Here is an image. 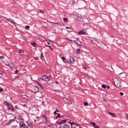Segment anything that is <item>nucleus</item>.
Returning a JSON list of instances; mask_svg holds the SVG:
<instances>
[{"mask_svg": "<svg viewBox=\"0 0 128 128\" xmlns=\"http://www.w3.org/2000/svg\"><path fill=\"white\" fill-rule=\"evenodd\" d=\"M4 103L5 105L8 106V105L10 104L8 102H4Z\"/></svg>", "mask_w": 128, "mask_h": 128, "instance_id": "26", "label": "nucleus"}, {"mask_svg": "<svg viewBox=\"0 0 128 128\" xmlns=\"http://www.w3.org/2000/svg\"><path fill=\"white\" fill-rule=\"evenodd\" d=\"M64 21L65 22H68V19L66 18H63Z\"/></svg>", "mask_w": 128, "mask_h": 128, "instance_id": "19", "label": "nucleus"}, {"mask_svg": "<svg viewBox=\"0 0 128 128\" xmlns=\"http://www.w3.org/2000/svg\"><path fill=\"white\" fill-rule=\"evenodd\" d=\"M34 88L35 91L36 92H37L39 91V88L37 87V86H35L34 87Z\"/></svg>", "mask_w": 128, "mask_h": 128, "instance_id": "13", "label": "nucleus"}, {"mask_svg": "<svg viewBox=\"0 0 128 128\" xmlns=\"http://www.w3.org/2000/svg\"><path fill=\"white\" fill-rule=\"evenodd\" d=\"M90 41L93 44H95L97 45L98 44V42L96 40H91Z\"/></svg>", "mask_w": 128, "mask_h": 128, "instance_id": "11", "label": "nucleus"}, {"mask_svg": "<svg viewBox=\"0 0 128 128\" xmlns=\"http://www.w3.org/2000/svg\"><path fill=\"white\" fill-rule=\"evenodd\" d=\"M68 40H70V41H71V40H69V39H68Z\"/></svg>", "mask_w": 128, "mask_h": 128, "instance_id": "58", "label": "nucleus"}, {"mask_svg": "<svg viewBox=\"0 0 128 128\" xmlns=\"http://www.w3.org/2000/svg\"><path fill=\"white\" fill-rule=\"evenodd\" d=\"M37 83L38 85H39V86H40V88L41 89H42L43 87L41 85H40L39 83L38 82H37Z\"/></svg>", "mask_w": 128, "mask_h": 128, "instance_id": "23", "label": "nucleus"}, {"mask_svg": "<svg viewBox=\"0 0 128 128\" xmlns=\"http://www.w3.org/2000/svg\"><path fill=\"white\" fill-rule=\"evenodd\" d=\"M58 117H60V113H58Z\"/></svg>", "mask_w": 128, "mask_h": 128, "instance_id": "40", "label": "nucleus"}, {"mask_svg": "<svg viewBox=\"0 0 128 128\" xmlns=\"http://www.w3.org/2000/svg\"><path fill=\"white\" fill-rule=\"evenodd\" d=\"M56 112H59V111H58V110H56Z\"/></svg>", "mask_w": 128, "mask_h": 128, "instance_id": "51", "label": "nucleus"}, {"mask_svg": "<svg viewBox=\"0 0 128 128\" xmlns=\"http://www.w3.org/2000/svg\"><path fill=\"white\" fill-rule=\"evenodd\" d=\"M20 125L21 128L24 127L25 126L24 123L22 122H20Z\"/></svg>", "mask_w": 128, "mask_h": 128, "instance_id": "6", "label": "nucleus"}, {"mask_svg": "<svg viewBox=\"0 0 128 128\" xmlns=\"http://www.w3.org/2000/svg\"><path fill=\"white\" fill-rule=\"evenodd\" d=\"M85 33V32L84 30H82L78 32V33L79 34H84Z\"/></svg>", "mask_w": 128, "mask_h": 128, "instance_id": "12", "label": "nucleus"}, {"mask_svg": "<svg viewBox=\"0 0 128 128\" xmlns=\"http://www.w3.org/2000/svg\"><path fill=\"white\" fill-rule=\"evenodd\" d=\"M108 114L114 117H116V115L114 113H112L110 112H109Z\"/></svg>", "mask_w": 128, "mask_h": 128, "instance_id": "14", "label": "nucleus"}, {"mask_svg": "<svg viewBox=\"0 0 128 128\" xmlns=\"http://www.w3.org/2000/svg\"><path fill=\"white\" fill-rule=\"evenodd\" d=\"M47 44H49V45H50V42H47Z\"/></svg>", "mask_w": 128, "mask_h": 128, "instance_id": "47", "label": "nucleus"}, {"mask_svg": "<svg viewBox=\"0 0 128 128\" xmlns=\"http://www.w3.org/2000/svg\"><path fill=\"white\" fill-rule=\"evenodd\" d=\"M56 83L57 84H58V82L57 81H56Z\"/></svg>", "mask_w": 128, "mask_h": 128, "instance_id": "52", "label": "nucleus"}, {"mask_svg": "<svg viewBox=\"0 0 128 128\" xmlns=\"http://www.w3.org/2000/svg\"><path fill=\"white\" fill-rule=\"evenodd\" d=\"M59 128H62L61 127H59Z\"/></svg>", "mask_w": 128, "mask_h": 128, "instance_id": "59", "label": "nucleus"}, {"mask_svg": "<svg viewBox=\"0 0 128 128\" xmlns=\"http://www.w3.org/2000/svg\"><path fill=\"white\" fill-rule=\"evenodd\" d=\"M40 12L41 13H43L44 12L43 10H40Z\"/></svg>", "mask_w": 128, "mask_h": 128, "instance_id": "38", "label": "nucleus"}, {"mask_svg": "<svg viewBox=\"0 0 128 128\" xmlns=\"http://www.w3.org/2000/svg\"><path fill=\"white\" fill-rule=\"evenodd\" d=\"M40 58L42 60H44V58L43 56V54L42 53L41 54Z\"/></svg>", "mask_w": 128, "mask_h": 128, "instance_id": "16", "label": "nucleus"}, {"mask_svg": "<svg viewBox=\"0 0 128 128\" xmlns=\"http://www.w3.org/2000/svg\"><path fill=\"white\" fill-rule=\"evenodd\" d=\"M126 117L128 119V114H126Z\"/></svg>", "mask_w": 128, "mask_h": 128, "instance_id": "42", "label": "nucleus"}, {"mask_svg": "<svg viewBox=\"0 0 128 128\" xmlns=\"http://www.w3.org/2000/svg\"><path fill=\"white\" fill-rule=\"evenodd\" d=\"M5 64L7 66H9L10 67H12L13 64L12 62L10 60L8 62H5Z\"/></svg>", "mask_w": 128, "mask_h": 128, "instance_id": "3", "label": "nucleus"}, {"mask_svg": "<svg viewBox=\"0 0 128 128\" xmlns=\"http://www.w3.org/2000/svg\"><path fill=\"white\" fill-rule=\"evenodd\" d=\"M53 24H57V23H54V22H52Z\"/></svg>", "mask_w": 128, "mask_h": 128, "instance_id": "53", "label": "nucleus"}, {"mask_svg": "<svg viewBox=\"0 0 128 128\" xmlns=\"http://www.w3.org/2000/svg\"><path fill=\"white\" fill-rule=\"evenodd\" d=\"M70 62L72 64H74L76 61L73 58H70Z\"/></svg>", "mask_w": 128, "mask_h": 128, "instance_id": "8", "label": "nucleus"}, {"mask_svg": "<svg viewBox=\"0 0 128 128\" xmlns=\"http://www.w3.org/2000/svg\"><path fill=\"white\" fill-rule=\"evenodd\" d=\"M103 100H104V102H107L106 101V100L105 99H103Z\"/></svg>", "mask_w": 128, "mask_h": 128, "instance_id": "48", "label": "nucleus"}, {"mask_svg": "<svg viewBox=\"0 0 128 128\" xmlns=\"http://www.w3.org/2000/svg\"><path fill=\"white\" fill-rule=\"evenodd\" d=\"M62 59V60L63 62L65 63H67V60H66L65 58L63 56L61 58Z\"/></svg>", "mask_w": 128, "mask_h": 128, "instance_id": "15", "label": "nucleus"}, {"mask_svg": "<svg viewBox=\"0 0 128 128\" xmlns=\"http://www.w3.org/2000/svg\"><path fill=\"white\" fill-rule=\"evenodd\" d=\"M120 96H123L124 94V93L122 92H120Z\"/></svg>", "mask_w": 128, "mask_h": 128, "instance_id": "32", "label": "nucleus"}, {"mask_svg": "<svg viewBox=\"0 0 128 128\" xmlns=\"http://www.w3.org/2000/svg\"><path fill=\"white\" fill-rule=\"evenodd\" d=\"M10 22L12 24H13L14 25L15 24V22L13 21L12 20H11Z\"/></svg>", "mask_w": 128, "mask_h": 128, "instance_id": "31", "label": "nucleus"}, {"mask_svg": "<svg viewBox=\"0 0 128 128\" xmlns=\"http://www.w3.org/2000/svg\"><path fill=\"white\" fill-rule=\"evenodd\" d=\"M13 120H10V121L9 124H10V123Z\"/></svg>", "mask_w": 128, "mask_h": 128, "instance_id": "46", "label": "nucleus"}, {"mask_svg": "<svg viewBox=\"0 0 128 128\" xmlns=\"http://www.w3.org/2000/svg\"><path fill=\"white\" fill-rule=\"evenodd\" d=\"M43 76V78L44 80H45L46 81H48L50 80V78L46 76Z\"/></svg>", "mask_w": 128, "mask_h": 128, "instance_id": "5", "label": "nucleus"}, {"mask_svg": "<svg viewBox=\"0 0 128 128\" xmlns=\"http://www.w3.org/2000/svg\"><path fill=\"white\" fill-rule=\"evenodd\" d=\"M69 28H70L69 27H68V26H66V29H69Z\"/></svg>", "mask_w": 128, "mask_h": 128, "instance_id": "44", "label": "nucleus"}, {"mask_svg": "<svg viewBox=\"0 0 128 128\" xmlns=\"http://www.w3.org/2000/svg\"><path fill=\"white\" fill-rule=\"evenodd\" d=\"M46 46L47 47H48L49 48H50V46H48V45H46Z\"/></svg>", "mask_w": 128, "mask_h": 128, "instance_id": "43", "label": "nucleus"}, {"mask_svg": "<svg viewBox=\"0 0 128 128\" xmlns=\"http://www.w3.org/2000/svg\"><path fill=\"white\" fill-rule=\"evenodd\" d=\"M34 122H35V121H36V120H34Z\"/></svg>", "mask_w": 128, "mask_h": 128, "instance_id": "60", "label": "nucleus"}, {"mask_svg": "<svg viewBox=\"0 0 128 128\" xmlns=\"http://www.w3.org/2000/svg\"><path fill=\"white\" fill-rule=\"evenodd\" d=\"M0 21H1L0 20Z\"/></svg>", "mask_w": 128, "mask_h": 128, "instance_id": "63", "label": "nucleus"}, {"mask_svg": "<svg viewBox=\"0 0 128 128\" xmlns=\"http://www.w3.org/2000/svg\"><path fill=\"white\" fill-rule=\"evenodd\" d=\"M114 81L116 86L118 88L121 87L122 86L121 84L120 80L117 78H114Z\"/></svg>", "mask_w": 128, "mask_h": 128, "instance_id": "1", "label": "nucleus"}, {"mask_svg": "<svg viewBox=\"0 0 128 128\" xmlns=\"http://www.w3.org/2000/svg\"><path fill=\"white\" fill-rule=\"evenodd\" d=\"M39 81L40 82H42L44 81V78H43V76H42V78H39Z\"/></svg>", "mask_w": 128, "mask_h": 128, "instance_id": "18", "label": "nucleus"}, {"mask_svg": "<svg viewBox=\"0 0 128 128\" xmlns=\"http://www.w3.org/2000/svg\"><path fill=\"white\" fill-rule=\"evenodd\" d=\"M4 57L3 56H0V58L1 59H4Z\"/></svg>", "mask_w": 128, "mask_h": 128, "instance_id": "33", "label": "nucleus"}, {"mask_svg": "<svg viewBox=\"0 0 128 128\" xmlns=\"http://www.w3.org/2000/svg\"><path fill=\"white\" fill-rule=\"evenodd\" d=\"M66 122V121L65 120H62L60 119L59 121L58 122V124L61 125L62 124Z\"/></svg>", "mask_w": 128, "mask_h": 128, "instance_id": "4", "label": "nucleus"}, {"mask_svg": "<svg viewBox=\"0 0 128 128\" xmlns=\"http://www.w3.org/2000/svg\"><path fill=\"white\" fill-rule=\"evenodd\" d=\"M83 68H84V69H86V68H84V67Z\"/></svg>", "mask_w": 128, "mask_h": 128, "instance_id": "54", "label": "nucleus"}, {"mask_svg": "<svg viewBox=\"0 0 128 128\" xmlns=\"http://www.w3.org/2000/svg\"><path fill=\"white\" fill-rule=\"evenodd\" d=\"M80 49H79V48H78V49L76 50V52L77 53H79V52H80Z\"/></svg>", "mask_w": 128, "mask_h": 128, "instance_id": "29", "label": "nucleus"}, {"mask_svg": "<svg viewBox=\"0 0 128 128\" xmlns=\"http://www.w3.org/2000/svg\"><path fill=\"white\" fill-rule=\"evenodd\" d=\"M84 105L85 106H87L88 105V104L86 102H84Z\"/></svg>", "mask_w": 128, "mask_h": 128, "instance_id": "27", "label": "nucleus"}, {"mask_svg": "<svg viewBox=\"0 0 128 128\" xmlns=\"http://www.w3.org/2000/svg\"><path fill=\"white\" fill-rule=\"evenodd\" d=\"M44 118L45 119H46V120L47 117L46 116H44Z\"/></svg>", "mask_w": 128, "mask_h": 128, "instance_id": "35", "label": "nucleus"}, {"mask_svg": "<svg viewBox=\"0 0 128 128\" xmlns=\"http://www.w3.org/2000/svg\"><path fill=\"white\" fill-rule=\"evenodd\" d=\"M78 42L77 44L80 46H82V43L80 41L78 40V41H77V42Z\"/></svg>", "mask_w": 128, "mask_h": 128, "instance_id": "17", "label": "nucleus"}, {"mask_svg": "<svg viewBox=\"0 0 128 128\" xmlns=\"http://www.w3.org/2000/svg\"><path fill=\"white\" fill-rule=\"evenodd\" d=\"M55 128L54 127H53V128Z\"/></svg>", "mask_w": 128, "mask_h": 128, "instance_id": "62", "label": "nucleus"}, {"mask_svg": "<svg viewBox=\"0 0 128 128\" xmlns=\"http://www.w3.org/2000/svg\"><path fill=\"white\" fill-rule=\"evenodd\" d=\"M64 98L66 100H67L68 103L69 104H72V102L71 100H69L68 98H66L64 97Z\"/></svg>", "mask_w": 128, "mask_h": 128, "instance_id": "10", "label": "nucleus"}, {"mask_svg": "<svg viewBox=\"0 0 128 128\" xmlns=\"http://www.w3.org/2000/svg\"><path fill=\"white\" fill-rule=\"evenodd\" d=\"M75 3V2L74 1V0H72V4H74Z\"/></svg>", "mask_w": 128, "mask_h": 128, "instance_id": "41", "label": "nucleus"}, {"mask_svg": "<svg viewBox=\"0 0 128 128\" xmlns=\"http://www.w3.org/2000/svg\"><path fill=\"white\" fill-rule=\"evenodd\" d=\"M21 96L22 98H24L27 99V98H28V97L26 96L25 95H22Z\"/></svg>", "mask_w": 128, "mask_h": 128, "instance_id": "20", "label": "nucleus"}, {"mask_svg": "<svg viewBox=\"0 0 128 128\" xmlns=\"http://www.w3.org/2000/svg\"><path fill=\"white\" fill-rule=\"evenodd\" d=\"M54 114H56V111H55L54 112Z\"/></svg>", "mask_w": 128, "mask_h": 128, "instance_id": "45", "label": "nucleus"}, {"mask_svg": "<svg viewBox=\"0 0 128 128\" xmlns=\"http://www.w3.org/2000/svg\"><path fill=\"white\" fill-rule=\"evenodd\" d=\"M18 51L19 53H24V51L23 50H19Z\"/></svg>", "mask_w": 128, "mask_h": 128, "instance_id": "22", "label": "nucleus"}, {"mask_svg": "<svg viewBox=\"0 0 128 128\" xmlns=\"http://www.w3.org/2000/svg\"><path fill=\"white\" fill-rule=\"evenodd\" d=\"M50 42H52V41H51V40H50Z\"/></svg>", "mask_w": 128, "mask_h": 128, "instance_id": "61", "label": "nucleus"}, {"mask_svg": "<svg viewBox=\"0 0 128 128\" xmlns=\"http://www.w3.org/2000/svg\"><path fill=\"white\" fill-rule=\"evenodd\" d=\"M8 108L10 110L12 111H13L14 110V109L12 106L10 104L9 105H8Z\"/></svg>", "mask_w": 128, "mask_h": 128, "instance_id": "9", "label": "nucleus"}, {"mask_svg": "<svg viewBox=\"0 0 128 128\" xmlns=\"http://www.w3.org/2000/svg\"><path fill=\"white\" fill-rule=\"evenodd\" d=\"M90 124H92L94 128H99V127L94 122H91Z\"/></svg>", "mask_w": 128, "mask_h": 128, "instance_id": "7", "label": "nucleus"}, {"mask_svg": "<svg viewBox=\"0 0 128 128\" xmlns=\"http://www.w3.org/2000/svg\"><path fill=\"white\" fill-rule=\"evenodd\" d=\"M18 70H16L15 71V73L16 74H17L18 73Z\"/></svg>", "mask_w": 128, "mask_h": 128, "instance_id": "34", "label": "nucleus"}, {"mask_svg": "<svg viewBox=\"0 0 128 128\" xmlns=\"http://www.w3.org/2000/svg\"><path fill=\"white\" fill-rule=\"evenodd\" d=\"M110 88V86H108L107 87V88L108 89H109Z\"/></svg>", "mask_w": 128, "mask_h": 128, "instance_id": "50", "label": "nucleus"}, {"mask_svg": "<svg viewBox=\"0 0 128 128\" xmlns=\"http://www.w3.org/2000/svg\"><path fill=\"white\" fill-rule=\"evenodd\" d=\"M68 40H70V41H71V40H69V39H68Z\"/></svg>", "mask_w": 128, "mask_h": 128, "instance_id": "56", "label": "nucleus"}, {"mask_svg": "<svg viewBox=\"0 0 128 128\" xmlns=\"http://www.w3.org/2000/svg\"><path fill=\"white\" fill-rule=\"evenodd\" d=\"M50 49L51 50H52V48H51V47H50Z\"/></svg>", "mask_w": 128, "mask_h": 128, "instance_id": "49", "label": "nucleus"}, {"mask_svg": "<svg viewBox=\"0 0 128 128\" xmlns=\"http://www.w3.org/2000/svg\"><path fill=\"white\" fill-rule=\"evenodd\" d=\"M102 87L104 88H106L107 87V86L103 84L102 85Z\"/></svg>", "mask_w": 128, "mask_h": 128, "instance_id": "25", "label": "nucleus"}, {"mask_svg": "<svg viewBox=\"0 0 128 128\" xmlns=\"http://www.w3.org/2000/svg\"><path fill=\"white\" fill-rule=\"evenodd\" d=\"M31 45H32L34 47H35L36 46V44L34 43H33L31 44Z\"/></svg>", "mask_w": 128, "mask_h": 128, "instance_id": "21", "label": "nucleus"}, {"mask_svg": "<svg viewBox=\"0 0 128 128\" xmlns=\"http://www.w3.org/2000/svg\"><path fill=\"white\" fill-rule=\"evenodd\" d=\"M58 117V116H57V117L56 118V119H57Z\"/></svg>", "mask_w": 128, "mask_h": 128, "instance_id": "55", "label": "nucleus"}, {"mask_svg": "<svg viewBox=\"0 0 128 128\" xmlns=\"http://www.w3.org/2000/svg\"><path fill=\"white\" fill-rule=\"evenodd\" d=\"M78 40H74V42H75L77 44L78 42H77V41H78Z\"/></svg>", "mask_w": 128, "mask_h": 128, "instance_id": "36", "label": "nucleus"}, {"mask_svg": "<svg viewBox=\"0 0 128 128\" xmlns=\"http://www.w3.org/2000/svg\"><path fill=\"white\" fill-rule=\"evenodd\" d=\"M4 18H5L6 19H7L6 20L8 21V22H10L11 21V20L10 19H8L7 18H5V17H4Z\"/></svg>", "mask_w": 128, "mask_h": 128, "instance_id": "30", "label": "nucleus"}, {"mask_svg": "<svg viewBox=\"0 0 128 128\" xmlns=\"http://www.w3.org/2000/svg\"><path fill=\"white\" fill-rule=\"evenodd\" d=\"M74 122H68L67 124H64L62 126L63 128H71L72 126V124H74Z\"/></svg>", "mask_w": 128, "mask_h": 128, "instance_id": "2", "label": "nucleus"}, {"mask_svg": "<svg viewBox=\"0 0 128 128\" xmlns=\"http://www.w3.org/2000/svg\"><path fill=\"white\" fill-rule=\"evenodd\" d=\"M25 28L26 29L28 30L29 28V26H25Z\"/></svg>", "mask_w": 128, "mask_h": 128, "instance_id": "28", "label": "nucleus"}, {"mask_svg": "<svg viewBox=\"0 0 128 128\" xmlns=\"http://www.w3.org/2000/svg\"><path fill=\"white\" fill-rule=\"evenodd\" d=\"M3 90V89L2 88H0V92L2 91Z\"/></svg>", "mask_w": 128, "mask_h": 128, "instance_id": "39", "label": "nucleus"}, {"mask_svg": "<svg viewBox=\"0 0 128 128\" xmlns=\"http://www.w3.org/2000/svg\"><path fill=\"white\" fill-rule=\"evenodd\" d=\"M68 40H70V41H71V40H69V39H68Z\"/></svg>", "mask_w": 128, "mask_h": 128, "instance_id": "57", "label": "nucleus"}, {"mask_svg": "<svg viewBox=\"0 0 128 128\" xmlns=\"http://www.w3.org/2000/svg\"><path fill=\"white\" fill-rule=\"evenodd\" d=\"M76 17L78 18V19L79 20H80L82 18V17L80 16H77Z\"/></svg>", "mask_w": 128, "mask_h": 128, "instance_id": "24", "label": "nucleus"}, {"mask_svg": "<svg viewBox=\"0 0 128 128\" xmlns=\"http://www.w3.org/2000/svg\"><path fill=\"white\" fill-rule=\"evenodd\" d=\"M3 76V74L2 73L0 74V78Z\"/></svg>", "mask_w": 128, "mask_h": 128, "instance_id": "37", "label": "nucleus"}]
</instances>
